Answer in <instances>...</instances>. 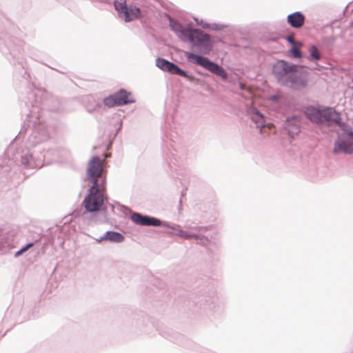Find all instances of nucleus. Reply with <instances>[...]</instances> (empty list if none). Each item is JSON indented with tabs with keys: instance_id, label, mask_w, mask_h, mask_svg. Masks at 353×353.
<instances>
[{
	"instance_id": "nucleus-1",
	"label": "nucleus",
	"mask_w": 353,
	"mask_h": 353,
	"mask_svg": "<svg viewBox=\"0 0 353 353\" xmlns=\"http://www.w3.org/2000/svg\"><path fill=\"white\" fill-rule=\"evenodd\" d=\"M106 170L105 161L99 157L90 159L87 168V179L92 185H99L103 189L106 185Z\"/></svg>"
},
{
	"instance_id": "nucleus-2",
	"label": "nucleus",
	"mask_w": 353,
	"mask_h": 353,
	"mask_svg": "<svg viewBox=\"0 0 353 353\" xmlns=\"http://www.w3.org/2000/svg\"><path fill=\"white\" fill-rule=\"evenodd\" d=\"M276 68H280L285 74H289L290 81L294 88L299 89L303 88L307 84L306 75L298 70V67L290 64L285 61H280L277 63Z\"/></svg>"
},
{
	"instance_id": "nucleus-3",
	"label": "nucleus",
	"mask_w": 353,
	"mask_h": 353,
	"mask_svg": "<svg viewBox=\"0 0 353 353\" xmlns=\"http://www.w3.org/2000/svg\"><path fill=\"white\" fill-rule=\"evenodd\" d=\"M105 186L102 189L97 185H92L89 190L88 194L83 201V205L88 212L99 211L104 203V195Z\"/></svg>"
},
{
	"instance_id": "nucleus-4",
	"label": "nucleus",
	"mask_w": 353,
	"mask_h": 353,
	"mask_svg": "<svg viewBox=\"0 0 353 353\" xmlns=\"http://www.w3.org/2000/svg\"><path fill=\"white\" fill-rule=\"evenodd\" d=\"M307 117L314 123L333 121L337 122L340 119L339 114L332 108L320 109L314 106L308 107L305 110Z\"/></svg>"
},
{
	"instance_id": "nucleus-5",
	"label": "nucleus",
	"mask_w": 353,
	"mask_h": 353,
	"mask_svg": "<svg viewBox=\"0 0 353 353\" xmlns=\"http://www.w3.org/2000/svg\"><path fill=\"white\" fill-rule=\"evenodd\" d=\"M185 56L188 61L203 67L212 73L220 77L221 79H227L228 74L224 68L212 62L208 59L188 52H185Z\"/></svg>"
},
{
	"instance_id": "nucleus-6",
	"label": "nucleus",
	"mask_w": 353,
	"mask_h": 353,
	"mask_svg": "<svg viewBox=\"0 0 353 353\" xmlns=\"http://www.w3.org/2000/svg\"><path fill=\"white\" fill-rule=\"evenodd\" d=\"M170 26L173 30L180 33L179 36L182 39H188L194 44L203 43L210 41V36L199 30H183L179 23L173 21H171Z\"/></svg>"
},
{
	"instance_id": "nucleus-7",
	"label": "nucleus",
	"mask_w": 353,
	"mask_h": 353,
	"mask_svg": "<svg viewBox=\"0 0 353 353\" xmlns=\"http://www.w3.org/2000/svg\"><path fill=\"white\" fill-rule=\"evenodd\" d=\"M132 93L124 89L120 90L118 92L110 95L103 100L104 104L108 108L123 105L128 103H134Z\"/></svg>"
},
{
	"instance_id": "nucleus-8",
	"label": "nucleus",
	"mask_w": 353,
	"mask_h": 353,
	"mask_svg": "<svg viewBox=\"0 0 353 353\" xmlns=\"http://www.w3.org/2000/svg\"><path fill=\"white\" fill-rule=\"evenodd\" d=\"M333 152L350 154L353 152V132L347 131L335 142Z\"/></svg>"
},
{
	"instance_id": "nucleus-9",
	"label": "nucleus",
	"mask_w": 353,
	"mask_h": 353,
	"mask_svg": "<svg viewBox=\"0 0 353 353\" xmlns=\"http://www.w3.org/2000/svg\"><path fill=\"white\" fill-rule=\"evenodd\" d=\"M249 114L251 115L252 121L256 124L257 128H259L261 134H269L272 129L274 128L272 124H264L263 117L255 108H250Z\"/></svg>"
},
{
	"instance_id": "nucleus-10",
	"label": "nucleus",
	"mask_w": 353,
	"mask_h": 353,
	"mask_svg": "<svg viewBox=\"0 0 353 353\" xmlns=\"http://www.w3.org/2000/svg\"><path fill=\"white\" fill-rule=\"evenodd\" d=\"M156 65L161 70L168 71L171 74H177L181 77H186L185 71L180 69L176 65L164 59L158 58L156 60Z\"/></svg>"
},
{
	"instance_id": "nucleus-11",
	"label": "nucleus",
	"mask_w": 353,
	"mask_h": 353,
	"mask_svg": "<svg viewBox=\"0 0 353 353\" xmlns=\"http://www.w3.org/2000/svg\"><path fill=\"white\" fill-rule=\"evenodd\" d=\"M132 221L141 225H155L159 226L161 225V221L155 218H151L146 216H142L139 214H134L132 216Z\"/></svg>"
},
{
	"instance_id": "nucleus-12",
	"label": "nucleus",
	"mask_w": 353,
	"mask_h": 353,
	"mask_svg": "<svg viewBox=\"0 0 353 353\" xmlns=\"http://www.w3.org/2000/svg\"><path fill=\"white\" fill-rule=\"evenodd\" d=\"M287 21L292 28H300L304 24L305 17L301 12H295L288 16Z\"/></svg>"
},
{
	"instance_id": "nucleus-13",
	"label": "nucleus",
	"mask_w": 353,
	"mask_h": 353,
	"mask_svg": "<svg viewBox=\"0 0 353 353\" xmlns=\"http://www.w3.org/2000/svg\"><path fill=\"white\" fill-rule=\"evenodd\" d=\"M125 21H131L137 19L141 17V10L137 7H130L121 16Z\"/></svg>"
},
{
	"instance_id": "nucleus-14",
	"label": "nucleus",
	"mask_w": 353,
	"mask_h": 353,
	"mask_svg": "<svg viewBox=\"0 0 353 353\" xmlns=\"http://www.w3.org/2000/svg\"><path fill=\"white\" fill-rule=\"evenodd\" d=\"M286 128L290 136L298 134L299 132V121L296 119H288Z\"/></svg>"
},
{
	"instance_id": "nucleus-15",
	"label": "nucleus",
	"mask_w": 353,
	"mask_h": 353,
	"mask_svg": "<svg viewBox=\"0 0 353 353\" xmlns=\"http://www.w3.org/2000/svg\"><path fill=\"white\" fill-rule=\"evenodd\" d=\"M124 239L123 236L116 232H108L105 234L104 236L101 237L100 239L97 240L99 242H101L103 240H108L112 242L120 243L123 241Z\"/></svg>"
},
{
	"instance_id": "nucleus-16",
	"label": "nucleus",
	"mask_w": 353,
	"mask_h": 353,
	"mask_svg": "<svg viewBox=\"0 0 353 353\" xmlns=\"http://www.w3.org/2000/svg\"><path fill=\"white\" fill-rule=\"evenodd\" d=\"M303 44L301 42L298 41V43L292 46L291 49L288 51L289 54H290L294 58H300L301 57V52L300 51Z\"/></svg>"
},
{
	"instance_id": "nucleus-17",
	"label": "nucleus",
	"mask_w": 353,
	"mask_h": 353,
	"mask_svg": "<svg viewBox=\"0 0 353 353\" xmlns=\"http://www.w3.org/2000/svg\"><path fill=\"white\" fill-rule=\"evenodd\" d=\"M114 7L115 9L118 11L120 17L128 8L125 5V0H115Z\"/></svg>"
},
{
	"instance_id": "nucleus-18",
	"label": "nucleus",
	"mask_w": 353,
	"mask_h": 353,
	"mask_svg": "<svg viewBox=\"0 0 353 353\" xmlns=\"http://www.w3.org/2000/svg\"><path fill=\"white\" fill-rule=\"evenodd\" d=\"M310 57L315 60H319L321 57L320 53L315 46L310 48Z\"/></svg>"
},
{
	"instance_id": "nucleus-19",
	"label": "nucleus",
	"mask_w": 353,
	"mask_h": 353,
	"mask_svg": "<svg viewBox=\"0 0 353 353\" xmlns=\"http://www.w3.org/2000/svg\"><path fill=\"white\" fill-rule=\"evenodd\" d=\"M32 245H33L32 243L28 244L26 246L22 248L19 252H17L16 255L18 256V255L23 253L24 252L27 251L29 248L32 247Z\"/></svg>"
},
{
	"instance_id": "nucleus-20",
	"label": "nucleus",
	"mask_w": 353,
	"mask_h": 353,
	"mask_svg": "<svg viewBox=\"0 0 353 353\" xmlns=\"http://www.w3.org/2000/svg\"><path fill=\"white\" fill-rule=\"evenodd\" d=\"M287 41L292 44V46L296 45L298 42L295 41L294 39V37L292 35L288 36L287 37Z\"/></svg>"
},
{
	"instance_id": "nucleus-21",
	"label": "nucleus",
	"mask_w": 353,
	"mask_h": 353,
	"mask_svg": "<svg viewBox=\"0 0 353 353\" xmlns=\"http://www.w3.org/2000/svg\"><path fill=\"white\" fill-rule=\"evenodd\" d=\"M181 236L185 239H190V238H193V237H195V235H193V234H188L185 232H183Z\"/></svg>"
},
{
	"instance_id": "nucleus-22",
	"label": "nucleus",
	"mask_w": 353,
	"mask_h": 353,
	"mask_svg": "<svg viewBox=\"0 0 353 353\" xmlns=\"http://www.w3.org/2000/svg\"><path fill=\"white\" fill-rule=\"evenodd\" d=\"M240 88L241 90H244L245 88V85L243 83H241L240 84Z\"/></svg>"
},
{
	"instance_id": "nucleus-23",
	"label": "nucleus",
	"mask_w": 353,
	"mask_h": 353,
	"mask_svg": "<svg viewBox=\"0 0 353 353\" xmlns=\"http://www.w3.org/2000/svg\"><path fill=\"white\" fill-rule=\"evenodd\" d=\"M94 109H95V108H93V109H92V110H91V109H90V110H89V111H90V112H92V110H94Z\"/></svg>"
}]
</instances>
